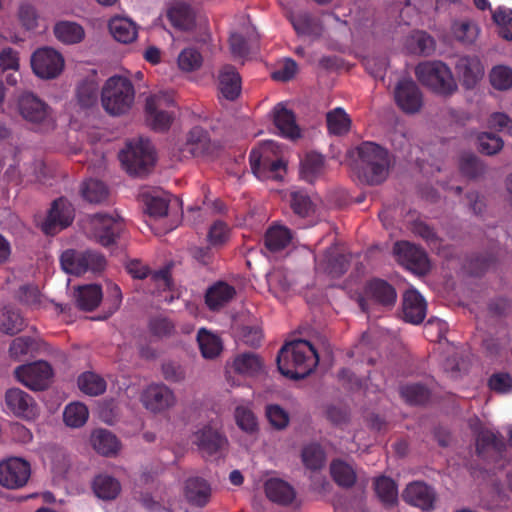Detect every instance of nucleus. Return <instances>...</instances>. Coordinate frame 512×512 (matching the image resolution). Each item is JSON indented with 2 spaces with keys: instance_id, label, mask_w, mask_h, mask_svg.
Masks as SVG:
<instances>
[{
  "instance_id": "nucleus-1",
  "label": "nucleus",
  "mask_w": 512,
  "mask_h": 512,
  "mask_svg": "<svg viewBox=\"0 0 512 512\" xmlns=\"http://www.w3.org/2000/svg\"><path fill=\"white\" fill-rule=\"evenodd\" d=\"M318 363L319 356L316 349L309 341L303 339L284 344L277 355L279 372L293 380L310 375Z\"/></svg>"
},
{
  "instance_id": "nucleus-2",
  "label": "nucleus",
  "mask_w": 512,
  "mask_h": 512,
  "mask_svg": "<svg viewBox=\"0 0 512 512\" xmlns=\"http://www.w3.org/2000/svg\"><path fill=\"white\" fill-rule=\"evenodd\" d=\"M135 89L132 82L122 76L108 78L101 91L104 110L113 116L126 114L134 103Z\"/></svg>"
},
{
  "instance_id": "nucleus-3",
  "label": "nucleus",
  "mask_w": 512,
  "mask_h": 512,
  "mask_svg": "<svg viewBox=\"0 0 512 512\" xmlns=\"http://www.w3.org/2000/svg\"><path fill=\"white\" fill-rule=\"evenodd\" d=\"M119 159L130 175L143 176L150 172L156 162L154 146L149 139L139 137L130 140L121 150Z\"/></svg>"
},
{
  "instance_id": "nucleus-4",
  "label": "nucleus",
  "mask_w": 512,
  "mask_h": 512,
  "mask_svg": "<svg viewBox=\"0 0 512 512\" xmlns=\"http://www.w3.org/2000/svg\"><path fill=\"white\" fill-rule=\"evenodd\" d=\"M357 153L366 182L378 185L385 181L390 164L388 150L377 143L366 141L357 147Z\"/></svg>"
},
{
  "instance_id": "nucleus-5",
  "label": "nucleus",
  "mask_w": 512,
  "mask_h": 512,
  "mask_svg": "<svg viewBox=\"0 0 512 512\" xmlns=\"http://www.w3.org/2000/svg\"><path fill=\"white\" fill-rule=\"evenodd\" d=\"M18 112L31 125V129L48 133L56 128L52 109L43 100L30 92L22 93L17 101Z\"/></svg>"
},
{
  "instance_id": "nucleus-6",
  "label": "nucleus",
  "mask_w": 512,
  "mask_h": 512,
  "mask_svg": "<svg viewBox=\"0 0 512 512\" xmlns=\"http://www.w3.org/2000/svg\"><path fill=\"white\" fill-rule=\"evenodd\" d=\"M60 264L66 273L80 276L87 272H102L106 266V259L103 254L93 250L68 249L61 254Z\"/></svg>"
},
{
  "instance_id": "nucleus-7",
  "label": "nucleus",
  "mask_w": 512,
  "mask_h": 512,
  "mask_svg": "<svg viewBox=\"0 0 512 512\" xmlns=\"http://www.w3.org/2000/svg\"><path fill=\"white\" fill-rule=\"evenodd\" d=\"M125 232V224L119 216L97 213L89 220L88 237L103 247L117 243Z\"/></svg>"
},
{
  "instance_id": "nucleus-8",
  "label": "nucleus",
  "mask_w": 512,
  "mask_h": 512,
  "mask_svg": "<svg viewBox=\"0 0 512 512\" xmlns=\"http://www.w3.org/2000/svg\"><path fill=\"white\" fill-rule=\"evenodd\" d=\"M418 81L433 93L448 95V66L441 61H424L415 67Z\"/></svg>"
},
{
  "instance_id": "nucleus-9",
  "label": "nucleus",
  "mask_w": 512,
  "mask_h": 512,
  "mask_svg": "<svg viewBox=\"0 0 512 512\" xmlns=\"http://www.w3.org/2000/svg\"><path fill=\"white\" fill-rule=\"evenodd\" d=\"M14 373L19 382L33 391L47 389L54 375L51 365L44 360L21 365Z\"/></svg>"
},
{
  "instance_id": "nucleus-10",
  "label": "nucleus",
  "mask_w": 512,
  "mask_h": 512,
  "mask_svg": "<svg viewBox=\"0 0 512 512\" xmlns=\"http://www.w3.org/2000/svg\"><path fill=\"white\" fill-rule=\"evenodd\" d=\"M469 427L475 435L476 453L480 458L487 459L490 453L500 454L505 443L499 433L485 427L479 418L469 420Z\"/></svg>"
},
{
  "instance_id": "nucleus-11",
  "label": "nucleus",
  "mask_w": 512,
  "mask_h": 512,
  "mask_svg": "<svg viewBox=\"0 0 512 512\" xmlns=\"http://www.w3.org/2000/svg\"><path fill=\"white\" fill-rule=\"evenodd\" d=\"M30 475V464L22 458L11 457L0 462V485L7 489L22 488Z\"/></svg>"
},
{
  "instance_id": "nucleus-12",
  "label": "nucleus",
  "mask_w": 512,
  "mask_h": 512,
  "mask_svg": "<svg viewBox=\"0 0 512 512\" xmlns=\"http://www.w3.org/2000/svg\"><path fill=\"white\" fill-rule=\"evenodd\" d=\"M31 67L38 77L54 79L63 71L64 58L52 48H40L31 57Z\"/></svg>"
},
{
  "instance_id": "nucleus-13",
  "label": "nucleus",
  "mask_w": 512,
  "mask_h": 512,
  "mask_svg": "<svg viewBox=\"0 0 512 512\" xmlns=\"http://www.w3.org/2000/svg\"><path fill=\"white\" fill-rule=\"evenodd\" d=\"M74 208L65 198L60 197L53 201L42 230L47 235H55L70 226L74 220Z\"/></svg>"
},
{
  "instance_id": "nucleus-14",
  "label": "nucleus",
  "mask_w": 512,
  "mask_h": 512,
  "mask_svg": "<svg viewBox=\"0 0 512 512\" xmlns=\"http://www.w3.org/2000/svg\"><path fill=\"white\" fill-rule=\"evenodd\" d=\"M394 254L398 262L406 269L424 274L429 270V261L426 252L408 241H399L394 245Z\"/></svg>"
},
{
  "instance_id": "nucleus-15",
  "label": "nucleus",
  "mask_w": 512,
  "mask_h": 512,
  "mask_svg": "<svg viewBox=\"0 0 512 512\" xmlns=\"http://www.w3.org/2000/svg\"><path fill=\"white\" fill-rule=\"evenodd\" d=\"M397 106L406 114H416L423 107V94L418 85L411 79L400 80L394 90Z\"/></svg>"
},
{
  "instance_id": "nucleus-16",
  "label": "nucleus",
  "mask_w": 512,
  "mask_h": 512,
  "mask_svg": "<svg viewBox=\"0 0 512 512\" xmlns=\"http://www.w3.org/2000/svg\"><path fill=\"white\" fill-rule=\"evenodd\" d=\"M141 401L147 410L160 413L175 405L176 396L165 384H150L143 391Z\"/></svg>"
},
{
  "instance_id": "nucleus-17",
  "label": "nucleus",
  "mask_w": 512,
  "mask_h": 512,
  "mask_svg": "<svg viewBox=\"0 0 512 512\" xmlns=\"http://www.w3.org/2000/svg\"><path fill=\"white\" fill-rule=\"evenodd\" d=\"M5 404L17 417L30 420L38 415V406L33 397L19 388H10L6 391Z\"/></svg>"
},
{
  "instance_id": "nucleus-18",
  "label": "nucleus",
  "mask_w": 512,
  "mask_h": 512,
  "mask_svg": "<svg viewBox=\"0 0 512 512\" xmlns=\"http://www.w3.org/2000/svg\"><path fill=\"white\" fill-rule=\"evenodd\" d=\"M316 269L331 277L342 276L349 267L347 256L339 251L338 246L332 245L325 250L323 255L315 257Z\"/></svg>"
},
{
  "instance_id": "nucleus-19",
  "label": "nucleus",
  "mask_w": 512,
  "mask_h": 512,
  "mask_svg": "<svg viewBox=\"0 0 512 512\" xmlns=\"http://www.w3.org/2000/svg\"><path fill=\"white\" fill-rule=\"evenodd\" d=\"M166 102L164 95H153L146 100V120L155 131H166L172 123L173 115L163 109Z\"/></svg>"
},
{
  "instance_id": "nucleus-20",
  "label": "nucleus",
  "mask_w": 512,
  "mask_h": 512,
  "mask_svg": "<svg viewBox=\"0 0 512 512\" xmlns=\"http://www.w3.org/2000/svg\"><path fill=\"white\" fill-rule=\"evenodd\" d=\"M427 303L415 289L405 291L402 299V317L405 322L418 325L426 317Z\"/></svg>"
},
{
  "instance_id": "nucleus-21",
  "label": "nucleus",
  "mask_w": 512,
  "mask_h": 512,
  "mask_svg": "<svg viewBox=\"0 0 512 512\" xmlns=\"http://www.w3.org/2000/svg\"><path fill=\"white\" fill-rule=\"evenodd\" d=\"M278 145L273 141H266L258 148L251 150L249 162L253 173L259 179H266L269 164L277 157Z\"/></svg>"
},
{
  "instance_id": "nucleus-22",
  "label": "nucleus",
  "mask_w": 512,
  "mask_h": 512,
  "mask_svg": "<svg viewBox=\"0 0 512 512\" xmlns=\"http://www.w3.org/2000/svg\"><path fill=\"white\" fill-rule=\"evenodd\" d=\"M455 71L467 89L473 88L484 74L481 61L476 56L461 57L455 65Z\"/></svg>"
},
{
  "instance_id": "nucleus-23",
  "label": "nucleus",
  "mask_w": 512,
  "mask_h": 512,
  "mask_svg": "<svg viewBox=\"0 0 512 512\" xmlns=\"http://www.w3.org/2000/svg\"><path fill=\"white\" fill-rule=\"evenodd\" d=\"M402 497L405 502L423 510L431 509L435 500L432 489L420 481L408 484L402 494Z\"/></svg>"
},
{
  "instance_id": "nucleus-24",
  "label": "nucleus",
  "mask_w": 512,
  "mask_h": 512,
  "mask_svg": "<svg viewBox=\"0 0 512 512\" xmlns=\"http://www.w3.org/2000/svg\"><path fill=\"white\" fill-rule=\"evenodd\" d=\"M195 443L203 454H217L227 445V439L218 430L205 426L195 434Z\"/></svg>"
},
{
  "instance_id": "nucleus-25",
  "label": "nucleus",
  "mask_w": 512,
  "mask_h": 512,
  "mask_svg": "<svg viewBox=\"0 0 512 512\" xmlns=\"http://www.w3.org/2000/svg\"><path fill=\"white\" fill-rule=\"evenodd\" d=\"M274 124L280 135L285 138L296 139L300 137V128L296 123L295 114L282 103L273 109Z\"/></svg>"
},
{
  "instance_id": "nucleus-26",
  "label": "nucleus",
  "mask_w": 512,
  "mask_h": 512,
  "mask_svg": "<svg viewBox=\"0 0 512 512\" xmlns=\"http://www.w3.org/2000/svg\"><path fill=\"white\" fill-rule=\"evenodd\" d=\"M184 150L193 157H202L210 154L213 150V145L208 131L200 126L193 127L187 135Z\"/></svg>"
},
{
  "instance_id": "nucleus-27",
  "label": "nucleus",
  "mask_w": 512,
  "mask_h": 512,
  "mask_svg": "<svg viewBox=\"0 0 512 512\" xmlns=\"http://www.w3.org/2000/svg\"><path fill=\"white\" fill-rule=\"evenodd\" d=\"M265 493L269 500L283 506L290 505L296 497L294 488L286 481L278 478H271L266 481Z\"/></svg>"
},
{
  "instance_id": "nucleus-28",
  "label": "nucleus",
  "mask_w": 512,
  "mask_h": 512,
  "mask_svg": "<svg viewBox=\"0 0 512 512\" xmlns=\"http://www.w3.org/2000/svg\"><path fill=\"white\" fill-rule=\"evenodd\" d=\"M219 90L222 96L234 101L241 92V77L232 65H225L219 73Z\"/></svg>"
},
{
  "instance_id": "nucleus-29",
  "label": "nucleus",
  "mask_w": 512,
  "mask_h": 512,
  "mask_svg": "<svg viewBox=\"0 0 512 512\" xmlns=\"http://www.w3.org/2000/svg\"><path fill=\"white\" fill-rule=\"evenodd\" d=\"M366 294L383 306H393L397 299L395 288L382 279L369 281L366 286Z\"/></svg>"
},
{
  "instance_id": "nucleus-30",
  "label": "nucleus",
  "mask_w": 512,
  "mask_h": 512,
  "mask_svg": "<svg viewBox=\"0 0 512 512\" xmlns=\"http://www.w3.org/2000/svg\"><path fill=\"white\" fill-rule=\"evenodd\" d=\"M236 294L233 286L225 282H217L205 294V303L210 310H218L230 302Z\"/></svg>"
},
{
  "instance_id": "nucleus-31",
  "label": "nucleus",
  "mask_w": 512,
  "mask_h": 512,
  "mask_svg": "<svg viewBox=\"0 0 512 512\" xmlns=\"http://www.w3.org/2000/svg\"><path fill=\"white\" fill-rule=\"evenodd\" d=\"M109 31L114 39L118 42L127 44L133 42L137 38L136 24L126 17H114L109 21Z\"/></svg>"
},
{
  "instance_id": "nucleus-32",
  "label": "nucleus",
  "mask_w": 512,
  "mask_h": 512,
  "mask_svg": "<svg viewBox=\"0 0 512 512\" xmlns=\"http://www.w3.org/2000/svg\"><path fill=\"white\" fill-rule=\"evenodd\" d=\"M167 18L173 27L189 31L195 26V15L191 7L184 3H176L167 11Z\"/></svg>"
},
{
  "instance_id": "nucleus-33",
  "label": "nucleus",
  "mask_w": 512,
  "mask_h": 512,
  "mask_svg": "<svg viewBox=\"0 0 512 512\" xmlns=\"http://www.w3.org/2000/svg\"><path fill=\"white\" fill-rule=\"evenodd\" d=\"M102 297V288L98 284L79 286L75 294L77 307L83 311H93L100 304Z\"/></svg>"
},
{
  "instance_id": "nucleus-34",
  "label": "nucleus",
  "mask_w": 512,
  "mask_h": 512,
  "mask_svg": "<svg viewBox=\"0 0 512 512\" xmlns=\"http://www.w3.org/2000/svg\"><path fill=\"white\" fill-rule=\"evenodd\" d=\"M185 492L189 502L199 507H203L209 501L211 488L204 479L194 477L187 480Z\"/></svg>"
},
{
  "instance_id": "nucleus-35",
  "label": "nucleus",
  "mask_w": 512,
  "mask_h": 512,
  "mask_svg": "<svg viewBox=\"0 0 512 512\" xmlns=\"http://www.w3.org/2000/svg\"><path fill=\"white\" fill-rule=\"evenodd\" d=\"M290 22L298 35L320 37L322 34L319 20L307 12L290 16Z\"/></svg>"
},
{
  "instance_id": "nucleus-36",
  "label": "nucleus",
  "mask_w": 512,
  "mask_h": 512,
  "mask_svg": "<svg viewBox=\"0 0 512 512\" xmlns=\"http://www.w3.org/2000/svg\"><path fill=\"white\" fill-rule=\"evenodd\" d=\"M91 443L93 448L101 455L111 456L119 450L117 437L106 429H97L92 433Z\"/></svg>"
},
{
  "instance_id": "nucleus-37",
  "label": "nucleus",
  "mask_w": 512,
  "mask_h": 512,
  "mask_svg": "<svg viewBox=\"0 0 512 512\" xmlns=\"http://www.w3.org/2000/svg\"><path fill=\"white\" fill-rule=\"evenodd\" d=\"M93 491L95 495L103 500H113L115 499L120 491L121 485L119 481L106 474H100L96 476L93 480Z\"/></svg>"
},
{
  "instance_id": "nucleus-38",
  "label": "nucleus",
  "mask_w": 512,
  "mask_h": 512,
  "mask_svg": "<svg viewBox=\"0 0 512 512\" xmlns=\"http://www.w3.org/2000/svg\"><path fill=\"white\" fill-rule=\"evenodd\" d=\"M450 34L463 45H471L478 37L479 27L469 19L454 21L450 27Z\"/></svg>"
},
{
  "instance_id": "nucleus-39",
  "label": "nucleus",
  "mask_w": 512,
  "mask_h": 512,
  "mask_svg": "<svg viewBox=\"0 0 512 512\" xmlns=\"http://www.w3.org/2000/svg\"><path fill=\"white\" fill-rule=\"evenodd\" d=\"M406 48L412 54L428 56L435 50V41L428 33L415 31L407 38Z\"/></svg>"
},
{
  "instance_id": "nucleus-40",
  "label": "nucleus",
  "mask_w": 512,
  "mask_h": 512,
  "mask_svg": "<svg viewBox=\"0 0 512 512\" xmlns=\"http://www.w3.org/2000/svg\"><path fill=\"white\" fill-rule=\"evenodd\" d=\"M197 342L202 356L206 359H214L222 351L220 338L205 328L198 331Z\"/></svg>"
},
{
  "instance_id": "nucleus-41",
  "label": "nucleus",
  "mask_w": 512,
  "mask_h": 512,
  "mask_svg": "<svg viewBox=\"0 0 512 512\" xmlns=\"http://www.w3.org/2000/svg\"><path fill=\"white\" fill-rule=\"evenodd\" d=\"M292 240V232L284 226H273L265 234V246L271 252L286 248Z\"/></svg>"
},
{
  "instance_id": "nucleus-42",
  "label": "nucleus",
  "mask_w": 512,
  "mask_h": 512,
  "mask_svg": "<svg viewBox=\"0 0 512 512\" xmlns=\"http://www.w3.org/2000/svg\"><path fill=\"white\" fill-rule=\"evenodd\" d=\"M25 326V320L18 309L12 306L4 307L0 315V330L2 332L14 335L22 331Z\"/></svg>"
},
{
  "instance_id": "nucleus-43",
  "label": "nucleus",
  "mask_w": 512,
  "mask_h": 512,
  "mask_svg": "<svg viewBox=\"0 0 512 512\" xmlns=\"http://www.w3.org/2000/svg\"><path fill=\"white\" fill-rule=\"evenodd\" d=\"M374 490L377 497L385 506H393L398 500L397 485L389 477L380 476L374 481Z\"/></svg>"
},
{
  "instance_id": "nucleus-44",
  "label": "nucleus",
  "mask_w": 512,
  "mask_h": 512,
  "mask_svg": "<svg viewBox=\"0 0 512 512\" xmlns=\"http://www.w3.org/2000/svg\"><path fill=\"white\" fill-rule=\"evenodd\" d=\"M79 389L89 395L98 396L106 391L107 383L103 377L94 372H84L77 380Z\"/></svg>"
},
{
  "instance_id": "nucleus-45",
  "label": "nucleus",
  "mask_w": 512,
  "mask_h": 512,
  "mask_svg": "<svg viewBox=\"0 0 512 512\" xmlns=\"http://www.w3.org/2000/svg\"><path fill=\"white\" fill-rule=\"evenodd\" d=\"M330 473L335 483L344 488L352 487L356 482L354 469L342 460H334L330 465Z\"/></svg>"
},
{
  "instance_id": "nucleus-46",
  "label": "nucleus",
  "mask_w": 512,
  "mask_h": 512,
  "mask_svg": "<svg viewBox=\"0 0 512 512\" xmlns=\"http://www.w3.org/2000/svg\"><path fill=\"white\" fill-rule=\"evenodd\" d=\"M54 33L58 40L66 44L79 43L85 35L81 25L68 21L57 23Z\"/></svg>"
},
{
  "instance_id": "nucleus-47",
  "label": "nucleus",
  "mask_w": 512,
  "mask_h": 512,
  "mask_svg": "<svg viewBox=\"0 0 512 512\" xmlns=\"http://www.w3.org/2000/svg\"><path fill=\"white\" fill-rule=\"evenodd\" d=\"M459 170L464 177L477 179L485 173L486 166L475 154L464 153L459 159Z\"/></svg>"
},
{
  "instance_id": "nucleus-48",
  "label": "nucleus",
  "mask_w": 512,
  "mask_h": 512,
  "mask_svg": "<svg viewBox=\"0 0 512 512\" xmlns=\"http://www.w3.org/2000/svg\"><path fill=\"white\" fill-rule=\"evenodd\" d=\"M328 131L334 135L346 134L351 125L348 114L340 107L329 111L326 115Z\"/></svg>"
},
{
  "instance_id": "nucleus-49",
  "label": "nucleus",
  "mask_w": 512,
  "mask_h": 512,
  "mask_svg": "<svg viewBox=\"0 0 512 512\" xmlns=\"http://www.w3.org/2000/svg\"><path fill=\"white\" fill-rule=\"evenodd\" d=\"M146 211L149 216L162 218L167 215L169 208V198L167 194H143Z\"/></svg>"
},
{
  "instance_id": "nucleus-50",
  "label": "nucleus",
  "mask_w": 512,
  "mask_h": 512,
  "mask_svg": "<svg viewBox=\"0 0 512 512\" xmlns=\"http://www.w3.org/2000/svg\"><path fill=\"white\" fill-rule=\"evenodd\" d=\"M411 231L425 240L433 251L441 253L442 239L438 237L433 227L422 220H415L411 224Z\"/></svg>"
},
{
  "instance_id": "nucleus-51",
  "label": "nucleus",
  "mask_w": 512,
  "mask_h": 512,
  "mask_svg": "<svg viewBox=\"0 0 512 512\" xmlns=\"http://www.w3.org/2000/svg\"><path fill=\"white\" fill-rule=\"evenodd\" d=\"M262 368L260 358L254 353H243L233 361V369L238 374L254 375Z\"/></svg>"
},
{
  "instance_id": "nucleus-52",
  "label": "nucleus",
  "mask_w": 512,
  "mask_h": 512,
  "mask_svg": "<svg viewBox=\"0 0 512 512\" xmlns=\"http://www.w3.org/2000/svg\"><path fill=\"white\" fill-rule=\"evenodd\" d=\"M289 202L293 213L300 218H306L314 212L313 202L302 190L291 192Z\"/></svg>"
},
{
  "instance_id": "nucleus-53",
  "label": "nucleus",
  "mask_w": 512,
  "mask_h": 512,
  "mask_svg": "<svg viewBox=\"0 0 512 512\" xmlns=\"http://www.w3.org/2000/svg\"><path fill=\"white\" fill-rule=\"evenodd\" d=\"M400 395L410 405H422L429 400L430 391L426 386L415 383L402 386Z\"/></svg>"
},
{
  "instance_id": "nucleus-54",
  "label": "nucleus",
  "mask_w": 512,
  "mask_h": 512,
  "mask_svg": "<svg viewBox=\"0 0 512 512\" xmlns=\"http://www.w3.org/2000/svg\"><path fill=\"white\" fill-rule=\"evenodd\" d=\"M148 331L157 338L170 337L175 332V324L169 317L158 314L149 318Z\"/></svg>"
},
{
  "instance_id": "nucleus-55",
  "label": "nucleus",
  "mask_w": 512,
  "mask_h": 512,
  "mask_svg": "<svg viewBox=\"0 0 512 512\" xmlns=\"http://www.w3.org/2000/svg\"><path fill=\"white\" fill-rule=\"evenodd\" d=\"M89 416L87 407L79 402L70 403L66 406L63 418L67 426L78 428L83 426Z\"/></svg>"
},
{
  "instance_id": "nucleus-56",
  "label": "nucleus",
  "mask_w": 512,
  "mask_h": 512,
  "mask_svg": "<svg viewBox=\"0 0 512 512\" xmlns=\"http://www.w3.org/2000/svg\"><path fill=\"white\" fill-rule=\"evenodd\" d=\"M81 194L90 203H101L106 200L108 189L102 181L89 179L83 183Z\"/></svg>"
},
{
  "instance_id": "nucleus-57",
  "label": "nucleus",
  "mask_w": 512,
  "mask_h": 512,
  "mask_svg": "<svg viewBox=\"0 0 512 512\" xmlns=\"http://www.w3.org/2000/svg\"><path fill=\"white\" fill-rule=\"evenodd\" d=\"M302 461L310 470L321 469L325 462V453L319 444H309L302 450Z\"/></svg>"
},
{
  "instance_id": "nucleus-58",
  "label": "nucleus",
  "mask_w": 512,
  "mask_h": 512,
  "mask_svg": "<svg viewBox=\"0 0 512 512\" xmlns=\"http://www.w3.org/2000/svg\"><path fill=\"white\" fill-rule=\"evenodd\" d=\"M77 100L82 108H90L97 103L98 86L94 81H82L77 87Z\"/></svg>"
},
{
  "instance_id": "nucleus-59",
  "label": "nucleus",
  "mask_w": 512,
  "mask_h": 512,
  "mask_svg": "<svg viewBox=\"0 0 512 512\" xmlns=\"http://www.w3.org/2000/svg\"><path fill=\"white\" fill-rule=\"evenodd\" d=\"M324 166V158L318 153H308L301 161V174L307 181L319 175Z\"/></svg>"
},
{
  "instance_id": "nucleus-60",
  "label": "nucleus",
  "mask_w": 512,
  "mask_h": 512,
  "mask_svg": "<svg viewBox=\"0 0 512 512\" xmlns=\"http://www.w3.org/2000/svg\"><path fill=\"white\" fill-rule=\"evenodd\" d=\"M494 261V256L489 253L474 255L466 261L464 269L472 276H481L488 270Z\"/></svg>"
},
{
  "instance_id": "nucleus-61",
  "label": "nucleus",
  "mask_w": 512,
  "mask_h": 512,
  "mask_svg": "<svg viewBox=\"0 0 512 512\" xmlns=\"http://www.w3.org/2000/svg\"><path fill=\"white\" fill-rule=\"evenodd\" d=\"M491 85L497 90H508L512 87V69L507 66H496L490 73Z\"/></svg>"
},
{
  "instance_id": "nucleus-62",
  "label": "nucleus",
  "mask_w": 512,
  "mask_h": 512,
  "mask_svg": "<svg viewBox=\"0 0 512 512\" xmlns=\"http://www.w3.org/2000/svg\"><path fill=\"white\" fill-rule=\"evenodd\" d=\"M478 145L481 153L495 155L503 148V140L494 133L483 132L478 136Z\"/></svg>"
},
{
  "instance_id": "nucleus-63",
  "label": "nucleus",
  "mask_w": 512,
  "mask_h": 512,
  "mask_svg": "<svg viewBox=\"0 0 512 512\" xmlns=\"http://www.w3.org/2000/svg\"><path fill=\"white\" fill-rule=\"evenodd\" d=\"M202 55L194 48L184 49L178 56V65L181 70L194 71L202 64Z\"/></svg>"
},
{
  "instance_id": "nucleus-64",
  "label": "nucleus",
  "mask_w": 512,
  "mask_h": 512,
  "mask_svg": "<svg viewBox=\"0 0 512 512\" xmlns=\"http://www.w3.org/2000/svg\"><path fill=\"white\" fill-rule=\"evenodd\" d=\"M266 416L269 423L278 430L286 428L290 421L288 412L277 404L267 405Z\"/></svg>"
}]
</instances>
